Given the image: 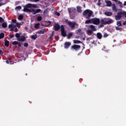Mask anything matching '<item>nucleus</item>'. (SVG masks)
<instances>
[{"label":"nucleus","mask_w":126,"mask_h":126,"mask_svg":"<svg viewBox=\"0 0 126 126\" xmlns=\"http://www.w3.org/2000/svg\"><path fill=\"white\" fill-rule=\"evenodd\" d=\"M32 7H33V8H37V5L32 3L27 4L25 6H24L23 11H24V12H33V14H36L37 13L35 10H31L30 9H29L32 8Z\"/></svg>","instance_id":"obj_1"},{"label":"nucleus","mask_w":126,"mask_h":126,"mask_svg":"<svg viewBox=\"0 0 126 126\" xmlns=\"http://www.w3.org/2000/svg\"><path fill=\"white\" fill-rule=\"evenodd\" d=\"M93 15V11L90 9H86L83 12V16L85 17L87 19H90V17Z\"/></svg>","instance_id":"obj_2"},{"label":"nucleus","mask_w":126,"mask_h":126,"mask_svg":"<svg viewBox=\"0 0 126 126\" xmlns=\"http://www.w3.org/2000/svg\"><path fill=\"white\" fill-rule=\"evenodd\" d=\"M65 23H67V25L70 28L73 29L75 27V26H78V24H77L75 22H71L68 21V20L66 19L65 20Z\"/></svg>","instance_id":"obj_3"},{"label":"nucleus","mask_w":126,"mask_h":126,"mask_svg":"<svg viewBox=\"0 0 126 126\" xmlns=\"http://www.w3.org/2000/svg\"><path fill=\"white\" fill-rule=\"evenodd\" d=\"M92 22L95 25H99L100 24V19L97 18H94L92 19Z\"/></svg>","instance_id":"obj_4"},{"label":"nucleus","mask_w":126,"mask_h":126,"mask_svg":"<svg viewBox=\"0 0 126 126\" xmlns=\"http://www.w3.org/2000/svg\"><path fill=\"white\" fill-rule=\"evenodd\" d=\"M61 35L63 37H66V32L64 30V26L61 25Z\"/></svg>","instance_id":"obj_5"},{"label":"nucleus","mask_w":126,"mask_h":126,"mask_svg":"<svg viewBox=\"0 0 126 126\" xmlns=\"http://www.w3.org/2000/svg\"><path fill=\"white\" fill-rule=\"evenodd\" d=\"M122 11H120L117 13V15H115L116 20H120L122 17Z\"/></svg>","instance_id":"obj_6"},{"label":"nucleus","mask_w":126,"mask_h":126,"mask_svg":"<svg viewBox=\"0 0 126 126\" xmlns=\"http://www.w3.org/2000/svg\"><path fill=\"white\" fill-rule=\"evenodd\" d=\"M71 48L73 50H75V51H78V50H80L81 47L80 46V45L74 44V45L71 46Z\"/></svg>","instance_id":"obj_7"},{"label":"nucleus","mask_w":126,"mask_h":126,"mask_svg":"<svg viewBox=\"0 0 126 126\" xmlns=\"http://www.w3.org/2000/svg\"><path fill=\"white\" fill-rule=\"evenodd\" d=\"M70 46H71L70 42H65L64 43V49H68Z\"/></svg>","instance_id":"obj_8"},{"label":"nucleus","mask_w":126,"mask_h":126,"mask_svg":"<svg viewBox=\"0 0 126 126\" xmlns=\"http://www.w3.org/2000/svg\"><path fill=\"white\" fill-rule=\"evenodd\" d=\"M18 41H19V42H24L25 41H26V37L24 36H21L18 38Z\"/></svg>","instance_id":"obj_9"},{"label":"nucleus","mask_w":126,"mask_h":126,"mask_svg":"<svg viewBox=\"0 0 126 126\" xmlns=\"http://www.w3.org/2000/svg\"><path fill=\"white\" fill-rule=\"evenodd\" d=\"M54 28L55 31H59L61 28V26H60V25H59V24H57L55 26H54Z\"/></svg>","instance_id":"obj_10"},{"label":"nucleus","mask_w":126,"mask_h":126,"mask_svg":"<svg viewBox=\"0 0 126 126\" xmlns=\"http://www.w3.org/2000/svg\"><path fill=\"white\" fill-rule=\"evenodd\" d=\"M89 28H90V29H91V30H92L94 32L97 31V29H96V28L93 25H91L89 26Z\"/></svg>","instance_id":"obj_11"},{"label":"nucleus","mask_w":126,"mask_h":126,"mask_svg":"<svg viewBox=\"0 0 126 126\" xmlns=\"http://www.w3.org/2000/svg\"><path fill=\"white\" fill-rule=\"evenodd\" d=\"M96 36L97 39H99V40H101V39H102L103 37V35H102V34L100 32L97 33Z\"/></svg>","instance_id":"obj_12"},{"label":"nucleus","mask_w":126,"mask_h":126,"mask_svg":"<svg viewBox=\"0 0 126 126\" xmlns=\"http://www.w3.org/2000/svg\"><path fill=\"white\" fill-rule=\"evenodd\" d=\"M113 0L115 2H117V3L120 5V7H124V5H123V3H122V2L118 0Z\"/></svg>","instance_id":"obj_13"},{"label":"nucleus","mask_w":126,"mask_h":126,"mask_svg":"<svg viewBox=\"0 0 126 126\" xmlns=\"http://www.w3.org/2000/svg\"><path fill=\"white\" fill-rule=\"evenodd\" d=\"M105 15L106 16H112L113 15V13L112 12H105L104 13Z\"/></svg>","instance_id":"obj_14"},{"label":"nucleus","mask_w":126,"mask_h":126,"mask_svg":"<svg viewBox=\"0 0 126 126\" xmlns=\"http://www.w3.org/2000/svg\"><path fill=\"white\" fill-rule=\"evenodd\" d=\"M112 10H113V11H115L116 12H117V11H118V9H117V6H116V4H112Z\"/></svg>","instance_id":"obj_15"},{"label":"nucleus","mask_w":126,"mask_h":126,"mask_svg":"<svg viewBox=\"0 0 126 126\" xmlns=\"http://www.w3.org/2000/svg\"><path fill=\"white\" fill-rule=\"evenodd\" d=\"M114 22V20L111 19L108 21H106V25H109V24H112Z\"/></svg>","instance_id":"obj_16"},{"label":"nucleus","mask_w":126,"mask_h":126,"mask_svg":"<svg viewBox=\"0 0 126 126\" xmlns=\"http://www.w3.org/2000/svg\"><path fill=\"white\" fill-rule=\"evenodd\" d=\"M73 43L74 44H81V43H82V42H81V41L79 40H73Z\"/></svg>","instance_id":"obj_17"},{"label":"nucleus","mask_w":126,"mask_h":126,"mask_svg":"<svg viewBox=\"0 0 126 126\" xmlns=\"http://www.w3.org/2000/svg\"><path fill=\"white\" fill-rule=\"evenodd\" d=\"M4 45L5 47H8V46H9V41L8 40H5L4 42Z\"/></svg>","instance_id":"obj_18"},{"label":"nucleus","mask_w":126,"mask_h":126,"mask_svg":"<svg viewBox=\"0 0 126 126\" xmlns=\"http://www.w3.org/2000/svg\"><path fill=\"white\" fill-rule=\"evenodd\" d=\"M77 10L78 11V12H82V10H81V7L78 6L77 7Z\"/></svg>","instance_id":"obj_19"},{"label":"nucleus","mask_w":126,"mask_h":126,"mask_svg":"<svg viewBox=\"0 0 126 126\" xmlns=\"http://www.w3.org/2000/svg\"><path fill=\"white\" fill-rule=\"evenodd\" d=\"M92 23V19L90 20H86L85 22V24H89V23Z\"/></svg>","instance_id":"obj_20"},{"label":"nucleus","mask_w":126,"mask_h":126,"mask_svg":"<svg viewBox=\"0 0 126 126\" xmlns=\"http://www.w3.org/2000/svg\"><path fill=\"white\" fill-rule=\"evenodd\" d=\"M6 63H7L8 64H12V61L10 59H8L6 61Z\"/></svg>","instance_id":"obj_21"},{"label":"nucleus","mask_w":126,"mask_h":126,"mask_svg":"<svg viewBox=\"0 0 126 126\" xmlns=\"http://www.w3.org/2000/svg\"><path fill=\"white\" fill-rule=\"evenodd\" d=\"M106 4H107V6H111V5H112V1H106Z\"/></svg>","instance_id":"obj_22"},{"label":"nucleus","mask_w":126,"mask_h":126,"mask_svg":"<svg viewBox=\"0 0 126 126\" xmlns=\"http://www.w3.org/2000/svg\"><path fill=\"white\" fill-rule=\"evenodd\" d=\"M1 26L3 28H6V27H7V24H6V23H3Z\"/></svg>","instance_id":"obj_23"},{"label":"nucleus","mask_w":126,"mask_h":126,"mask_svg":"<svg viewBox=\"0 0 126 126\" xmlns=\"http://www.w3.org/2000/svg\"><path fill=\"white\" fill-rule=\"evenodd\" d=\"M31 38L33 40H36V38H37V35L36 34L32 35L31 36Z\"/></svg>","instance_id":"obj_24"},{"label":"nucleus","mask_w":126,"mask_h":126,"mask_svg":"<svg viewBox=\"0 0 126 126\" xmlns=\"http://www.w3.org/2000/svg\"><path fill=\"white\" fill-rule=\"evenodd\" d=\"M38 34H45V30H41L40 31H39L38 32Z\"/></svg>","instance_id":"obj_25"},{"label":"nucleus","mask_w":126,"mask_h":126,"mask_svg":"<svg viewBox=\"0 0 126 126\" xmlns=\"http://www.w3.org/2000/svg\"><path fill=\"white\" fill-rule=\"evenodd\" d=\"M81 29H78L77 30V34H78V35H81Z\"/></svg>","instance_id":"obj_26"},{"label":"nucleus","mask_w":126,"mask_h":126,"mask_svg":"<svg viewBox=\"0 0 126 126\" xmlns=\"http://www.w3.org/2000/svg\"><path fill=\"white\" fill-rule=\"evenodd\" d=\"M3 38H4V33L1 32L0 33V39H3Z\"/></svg>","instance_id":"obj_27"},{"label":"nucleus","mask_w":126,"mask_h":126,"mask_svg":"<svg viewBox=\"0 0 126 126\" xmlns=\"http://www.w3.org/2000/svg\"><path fill=\"white\" fill-rule=\"evenodd\" d=\"M40 26V23L35 24L34 25V28L38 29Z\"/></svg>","instance_id":"obj_28"},{"label":"nucleus","mask_w":126,"mask_h":126,"mask_svg":"<svg viewBox=\"0 0 126 126\" xmlns=\"http://www.w3.org/2000/svg\"><path fill=\"white\" fill-rule=\"evenodd\" d=\"M14 27H16V26L14 25H12V24H10L8 26V28L10 29V28H14Z\"/></svg>","instance_id":"obj_29"},{"label":"nucleus","mask_w":126,"mask_h":126,"mask_svg":"<svg viewBox=\"0 0 126 126\" xmlns=\"http://www.w3.org/2000/svg\"><path fill=\"white\" fill-rule=\"evenodd\" d=\"M15 37L17 38L18 39H19L20 38V34L19 33H17L15 34Z\"/></svg>","instance_id":"obj_30"},{"label":"nucleus","mask_w":126,"mask_h":126,"mask_svg":"<svg viewBox=\"0 0 126 126\" xmlns=\"http://www.w3.org/2000/svg\"><path fill=\"white\" fill-rule=\"evenodd\" d=\"M100 22L101 23H102V24H103L104 25H106V21H105L103 19H102L101 20Z\"/></svg>","instance_id":"obj_31"},{"label":"nucleus","mask_w":126,"mask_h":126,"mask_svg":"<svg viewBox=\"0 0 126 126\" xmlns=\"http://www.w3.org/2000/svg\"><path fill=\"white\" fill-rule=\"evenodd\" d=\"M72 35H73V34H72V32L69 33L67 36L68 39H70V37H71Z\"/></svg>","instance_id":"obj_32"},{"label":"nucleus","mask_w":126,"mask_h":126,"mask_svg":"<svg viewBox=\"0 0 126 126\" xmlns=\"http://www.w3.org/2000/svg\"><path fill=\"white\" fill-rule=\"evenodd\" d=\"M19 20H22L23 19V15H20L18 17Z\"/></svg>","instance_id":"obj_33"},{"label":"nucleus","mask_w":126,"mask_h":126,"mask_svg":"<svg viewBox=\"0 0 126 126\" xmlns=\"http://www.w3.org/2000/svg\"><path fill=\"white\" fill-rule=\"evenodd\" d=\"M3 22H4V20L2 17H0V23H3Z\"/></svg>","instance_id":"obj_34"},{"label":"nucleus","mask_w":126,"mask_h":126,"mask_svg":"<svg viewBox=\"0 0 126 126\" xmlns=\"http://www.w3.org/2000/svg\"><path fill=\"white\" fill-rule=\"evenodd\" d=\"M37 21H41V20H42V16H39L37 17Z\"/></svg>","instance_id":"obj_35"},{"label":"nucleus","mask_w":126,"mask_h":126,"mask_svg":"<svg viewBox=\"0 0 126 126\" xmlns=\"http://www.w3.org/2000/svg\"><path fill=\"white\" fill-rule=\"evenodd\" d=\"M117 26H122V22L118 21L117 23Z\"/></svg>","instance_id":"obj_36"},{"label":"nucleus","mask_w":126,"mask_h":126,"mask_svg":"<svg viewBox=\"0 0 126 126\" xmlns=\"http://www.w3.org/2000/svg\"><path fill=\"white\" fill-rule=\"evenodd\" d=\"M87 33L88 34H92V33H93V31L91 30H89L87 31Z\"/></svg>","instance_id":"obj_37"},{"label":"nucleus","mask_w":126,"mask_h":126,"mask_svg":"<svg viewBox=\"0 0 126 126\" xmlns=\"http://www.w3.org/2000/svg\"><path fill=\"white\" fill-rule=\"evenodd\" d=\"M12 44L14 46H15V45H17L18 44V42L16 41H13Z\"/></svg>","instance_id":"obj_38"},{"label":"nucleus","mask_w":126,"mask_h":126,"mask_svg":"<svg viewBox=\"0 0 126 126\" xmlns=\"http://www.w3.org/2000/svg\"><path fill=\"white\" fill-rule=\"evenodd\" d=\"M108 36H109V34H108V33H107L106 32L104 33L103 38H107V37H108Z\"/></svg>","instance_id":"obj_39"},{"label":"nucleus","mask_w":126,"mask_h":126,"mask_svg":"<svg viewBox=\"0 0 126 126\" xmlns=\"http://www.w3.org/2000/svg\"><path fill=\"white\" fill-rule=\"evenodd\" d=\"M122 15L126 18V11H122Z\"/></svg>","instance_id":"obj_40"},{"label":"nucleus","mask_w":126,"mask_h":126,"mask_svg":"<svg viewBox=\"0 0 126 126\" xmlns=\"http://www.w3.org/2000/svg\"><path fill=\"white\" fill-rule=\"evenodd\" d=\"M116 30H117V31H122V28H120V27H116Z\"/></svg>","instance_id":"obj_41"},{"label":"nucleus","mask_w":126,"mask_h":126,"mask_svg":"<svg viewBox=\"0 0 126 126\" xmlns=\"http://www.w3.org/2000/svg\"><path fill=\"white\" fill-rule=\"evenodd\" d=\"M41 11V9H37L35 10V12L36 13H39V12H40Z\"/></svg>","instance_id":"obj_42"},{"label":"nucleus","mask_w":126,"mask_h":126,"mask_svg":"<svg viewBox=\"0 0 126 126\" xmlns=\"http://www.w3.org/2000/svg\"><path fill=\"white\" fill-rule=\"evenodd\" d=\"M22 7L21 6H17L16 7V9H21Z\"/></svg>","instance_id":"obj_43"},{"label":"nucleus","mask_w":126,"mask_h":126,"mask_svg":"<svg viewBox=\"0 0 126 126\" xmlns=\"http://www.w3.org/2000/svg\"><path fill=\"white\" fill-rule=\"evenodd\" d=\"M55 15H57V16H60V13L59 12H55Z\"/></svg>","instance_id":"obj_44"},{"label":"nucleus","mask_w":126,"mask_h":126,"mask_svg":"<svg viewBox=\"0 0 126 126\" xmlns=\"http://www.w3.org/2000/svg\"><path fill=\"white\" fill-rule=\"evenodd\" d=\"M24 47H28L29 44H28V43H25L24 44Z\"/></svg>","instance_id":"obj_45"},{"label":"nucleus","mask_w":126,"mask_h":126,"mask_svg":"<svg viewBox=\"0 0 126 126\" xmlns=\"http://www.w3.org/2000/svg\"><path fill=\"white\" fill-rule=\"evenodd\" d=\"M31 1H32V2L34 1V2H38L39 1V0H31Z\"/></svg>","instance_id":"obj_46"},{"label":"nucleus","mask_w":126,"mask_h":126,"mask_svg":"<svg viewBox=\"0 0 126 126\" xmlns=\"http://www.w3.org/2000/svg\"><path fill=\"white\" fill-rule=\"evenodd\" d=\"M12 22L13 23H16V20H15V19L12 20Z\"/></svg>","instance_id":"obj_47"},{"label":"nucleus","mask_w":126,"mask_h":126,"mask_svg":"<svg viewBox=\"0 0 126 126\" xmlns=\"http://www.w3.org/2000/svg\"><path fill=\"white\" fill-rule=\"evenodd\" d=\"M13 37H14V34L10 35V39H12V38H13Z\"/></svg>","instance_id":"obj_48"},{"label":"nucleus","mask_w":126,"mask_h":126,"mask_svg":"<svg viewBox=\"0 0 126 126\" xmlns=\"http://www.w3.org/2000/svg\"><path fill=\"white\" fill-rule=\"evenodd\" d=\"M47 22V23H49V25H51V24H52V22H51V21H48Z\"/></svg>","instance_id":"obj_49"},{"label":"nucleus","mask_w":126,"mask_h":126,"mask_svg":"<svg viewBox=\"0 0 126 126\" xmlns=\"http://www.w3.org/2000/svg\"><path fill=\"white\" fill-rule=\"evenodd\" d=\"M99 27H100V28L104 27V24H102L101 25H100Z\"/></svg>","instance_id":"obj_50"},{"label":"nucleus","mask_w":126,"mask_h":126,"mask_svg":"<svg viewBox=\"0 0 126 126\" xmlns=\"http://www.w3.org/2000/svg\"><path fill=\"white\" fill-rule=\"evenodd\" d=\"M0 55H3V52L0 50Z\"/></svg>","instance_id":"obj_51"},{"label":"nucleus","mask_w":126,"mask_h":126,"mask_svg":"<svg viewBox=\"0 0 126 126\" xmlns=\"http://www.w3.org/2000/svg\"><path fill=\"white\" fill-rule=\"evenodd\" d=\"M17 45H18V47H21V43L18 42V44Z\"/></svg>","instance_id":"obj_52"},{"label":"nucleus","mask_w":126,"mask_h":126,"mask_svg":"<svg viewBox=\"0 0 126 126\" xmlns=\"http://www.w3.org/2000/svg\"><path fill=\"white\" fill-rule=\"evenodd\" d=\"M97 5H101V3L100 2V0H98V2L97 3Z\"/></svg>","instance_id":"obj_53"},{"label":"nucleus","mask_w":126,"mask_h":126,"mask_svg":"<svg viewBox=\"0 0 126 126\" xmlns=\"http://www.w3.org/2000/svg\"><path fill=\"white\" fill-rule=\"evenodd\" d=\"M18 32V29L17 28L15 29V32Z\"/></svg>","instance_id":"obj_54"},{"label":"nucleus","mask_w":126,"mask_h":126,"mask_svg":"<svg viewBox=\"0 0 126 126\" xmlns=\"http://www.w3.org/2000/svg\"><path fill=\"white\" fill-rule=\"evenodd\" d=\"M126 25V21H125L124 23H123V25Z\"/></svg>","instance_id":"obj_55"},{"label":"nucleus","mask_w":126,"mask_h":126,"mask_svg":"<svg viewBox=\"0 0 126 126\" xmlns=\"http://www.w3.org/2000/svg\"><path fill=\"white\" fill-rule=\"evenodd\" d=\"M10 31H13V28H11Z\"/></svg>","instance_id":"obj_56"},{"label":"nucleus","mask_w":126,"mask_h":126,"mask_svg":"<svg viewBox=\"0 0 126 126\" xmlns=\"http://www.w3.org/2000/svg\"><path fill=\"white\" fill-rule=\"evenodd\" d=\"M68 11L69 13H70V12H71L70 9H68Z\"/></svg>","instance_id":"obj_57"},{"label":"nucleus","mask_w":126,"mask_h":126,"mask_svg":"<svg viewBox=\"0 0 126 126\" xmlns=\"http://www.w3.org/2000/svg\"><path fill=\"white\" fill-rule=\"evenodd\" d=\"M124 5H126V1L124 2Z\"/></svg>","instance_id":"obj_58"},{"label":"nucleus","mask_w":126,"mask_h":126,"mask_svg":"<svg viewBox=\"0 0 126 126\" xmlns=\"http://www.w3.org/2000/svg\"><path fill=\"white\" fill-rule=\"evenodd\" d=\"M88 40H89V37L87 38V41H88Z\"/></svg>","instance_id":"obj_59"},{"label":"nucleus","mask_w":126,"mask_h":126,"mask_svg":"<svg viewBox=\"0 0 126 126\" xmlns=\"http://www.w3.org/2000/svg\"><path fill=\"white\" fill-rule=\"evenodd\" d=\"M43 13H44V14H45V13H46V11H44Z\"/></svg>","instance_id":"obj_60"},{"label":"nucleus","mask_w":126,"mask_h":126,"mask_svg":"<svg viewBox=\"0 0 126 126\" xmlns=\"http://www.w3.org/2000/svg\"><path fill=\"white\" fill-rule=\"evenodd\" d=\"M52 36H53V34L51 35V36L49 37V39H51V38H52Z\"/></svg>","instance_id":"obj_61"},{"label":"nucleus","mask_w":126,"mask_h":126,"mask_svg":"<svg viewBox=\"0 0 126 126\" xmlns=\"http://www.w3.org/2000/svg\"><path fill=\"white\" fill-rule=\"evenodd\" d=\"M1 5H2V4L0 3V6H1Z\"/></svg>","instance_id":"obj_62"},{"label":"nucleus","mask_w":126,"mask_h":126,"mask_svg":"<svg viewBox=\"0 0 126 126\" xmlns=\"http://www.w3.org/2000/svg\"><path fill=\"white\" fill-rule=\"evenodd\" d=\"M25 30H27V27H25Z\"/></svg>","instance_id":"obj_63"},{"label":"nucleus","mask_w":126,"mask_h":126,"mask_svg":"<svg viewBox=\"0 0 126 126\" xmlns=\"http://www.w3.org/2000/svg\"><path fill=\"white\" fill-rule=\"evenodd\" d=\"M53 1H56V0H53Z\"/></svg>","instance_id":"obj_64"}]
</instances>
